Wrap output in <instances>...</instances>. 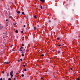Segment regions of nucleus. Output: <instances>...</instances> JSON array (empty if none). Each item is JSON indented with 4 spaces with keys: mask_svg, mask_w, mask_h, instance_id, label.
<instances>
[{
    "mask_svg": "<svg viewBox=\"0 0 80 80\" xmlns=\"http://www.w3.org/2000/svg\"><path fill=\"white\" fill-rule=\"evenodd\" d=\"M18 62H20V61L19 60H18Z\"/></svg>",
    "mask_w": 80,
    "mask_h": 80,
    "instance_id": "nucleus-20",
    "label": "nucleus"
},
{
    "mask_svg": "<svg viewBox=\"0 0 80 80\" xmlns=\"http://www.w3.org/2000/svg\"><path fill=\"white\" fill-rule=\"evenodd\" d=\"M3 80V78H1L0 79V80Z\"/></svg>",
    "mask_w": 80,
    "mask_h": 80,
    "instance_id": "nucleus-22",
    "label": "nucleus"
},
{
    "mask_svg": "<svg viewBox=\"0 0 80 80\" xmlns=\"http://www.w3.org/2000/svg\"><path fill=\"white\" fill-rule=\"evenodd\" d=\"M17 74H18H18H19V73H17Z\"/></svg>",
    "mask_w": 80,
    "mask_h": 80,
    "instance_id": "nucleus-42",
    "label": "nucleus"
},
{
    "mask_svg": "<svg viewBox=\"0 0 80 80\" xmlns=\"http://www.w3.org/2000/svg\"><path fill=\"white\" fill-rule=\"evenodd\" d=\"M8 80H11V78H9L8 79Z\"/></svg>",
    "mask_w": 80,
    "mask_h": 80,
    "instance_id": "nucleus-27",
    "label": "nucleus"
},
{
    "mask_svg": "<svg viewBox=\"0 0 80 80\" xmlns=\"http://www.w3.org/2000/svg\"><path fill=\"white\" fill-rule=\"evenodd\" d=\"M20 11H18L17 12V13L18 14H20Z\"/></svg>",
    "mask_w": 80,
    "mask_h": 80,
    "instance_id": "nucleus-6",
    "label": "nucleus"
},
{
    "mask_svg": "<svg viewBox=\"0 0 80 80\" xmlns=\"http://www.w3.org/2000/svg\"><path fill=\"white\" fill-rule=\"evenodd\" d=\"M49 22H51V21H50V20H49Z\"/></svg>",
    "mask_w": 80,
    "mask_h": 80,
    "instance_id": "nucleus-40",
    "label": "nucleus"
},
{
    "mask_svg": "<svg viewBox=\"0 0 80 80\" xmlns=\"http://www.w3.org/2000/svg\"><path fill=\"white\" fill-rule=\"evenodd\" d=\"M9 15H10V14H9Z\"/></svg>",
    "mask_w": 80,
    "mask_h": 80,
    "instance_id": "nucleus-47",
    "label": "nucleus"
},
{
    "mask_svg": "<svg viewBox=\"0 0 80 80\" xmlns=\"http://www.w3.org/2000/svg\"><path fill=\"white\" fill-rule=\"evenodd\" d=\"M2 73H3V74L4 73V71H2Z\"/></svg>",
    "mask_w": 80,
    "mask_h": 80,
    "instance_id": "nucleus-36",
    "label": "nucleus"
},
{
    "mask_svg": "<svg viewBox=\"0 0 80 80\" xmlns=\"http://www.w3.org/2000/svg\"><path fill=\"white\" fill-rule=\"evenodd\" d=\"M22 54H23V53H24V52H22Z\"/></svg>",
    "mask_w": 80,
    "mask_h": 80,
    "instance_id": "nucleus-34",
    "label": "nucleus"
},
{
    "mask_svg": "<svg viewBox=\"0 0 80 80\" xmlns=\"http://www.w3.org/2000/svg\"><path fill=\"white\" fill-rule=\"evenodd\" d=\"M15 32L16 33H18V30H16Z\"/></svg>",
    "mask_w": 80,
    "mask_h": 80,
    "instance_id": "nucleus-7",
    "label": "nucleus"
},
{
    "mask_svg": "<svg viewBox=\"0 0 80 80\" xmlns=\"http://www.w3.org/2000/svg\"><path fill=\"white\" fill-rule=\"evenodd\" d=\"M34 30H37V27H34Z\"/></svg>",
    "mask_w": 80,
    "mask_h": 80,
    "instance_id": "nucleus-5",
    "label": "nucleus"
},
{
    "mask_svg": "<svg viewBox=\"0 0 80 80\" xmlns=\"http://www.w3.org/2000/svg\"><path fill=\"white\" fill-rule=\"evenodd\" d=\"M37 26H38V27H39V26L38 25Z\"/></svg>",
    "mask_w": 80,
    "mask_h": 80,
    "instance_id": "nucleus-43",
    "label": "nucleus"
},
{
    "mask_svg": "<svg viewBox=\"0 0 80 80\" xmlns=\"http://www.w3.org/2000/svg\"><path fill=\"white\" fill-rule=\"evenodd\" d=\"M9 62H4V64H8L9 63Z\"/></svg>",
    "mask_w": 80,
    "mask_h": 80,
    "instance_id": "nucleus-4",
    "label": "nucleus"
},
{
    "mask_svg": "<svg viewBox=\"0 0 80 80\" xmlns=\"http://www.w3.org/2000/svg\"><path fill=\"white\" fill-rule=\"evenodd\" d=\"M22 52H23V50L22 51Z\"/></svg>",
    "mask_w": 80,
    "mask_h": 80,
    "instance_id": "nucleus-48",
    "label": "nucleus"
},
{
    "mask_svg": "<svg viewBox=\"0 0 80 80\" xmlns=\"http://www.w3.org/2000/svg\"><path fill=\"white\" fill-rule=\"evenodd\" d=\"M44 54H42L41 55V57H43L44 56Z\"/></svg>",
    "mask_w": 80,
    "mask_h": 80,
    "instance_id": "nucleus-11",
    "label": "nucleus"
},
{
    "mask_svg": "<svg viewBox=\"0 0 80 80\" xmlns=\"http://www.w3.org/2000/svg\"><path fill=\"white\" fill-rule=\"evenodd\" d=\"M27 18H28V17H26Z\"/></svg>",
    "mask_w": 80,
    "mask_h": 80,
    "instance_id": "nucleus-46",
    "label": "nucleus"
},
{
    "mask_svg": "<svg viewBox=\"0 0 80 80\" xmlns=\"http://www.w3.org/2000/svg\"><path fill=\"white\" fill-rule=\"evenodd\" d=\"M9 18H11V17H10Z\"/></svg>",
    "mask_w": 80,
    "mask_h": 80,
    "instance_id": "nucleus-51",
    "label": "nucleus"
},
{
    "mask_svg": "<svg viewBox=\"0 0 80 80\" xmlns=\"http://www.w3.org/2000/svg\"><path fill=\"white\" fill-rule=\"evenodd\" d=\"M6 22H8V19H6Z\"/></svg>",
    "mask_w": 80,
    "mask_h": 80,
    "instance_id": "nucleus-32",
    "label": "nucleus"
},
{
    "mask_svg": "<svg viewBox=\"0 0 80 80\" xmlns=\"http://www.w3.org/2000/svg\"><path fill=\"white\" fill-rule=\"evenodd\" d=\"M40 8L41 9H42V8H42V6H41L40 7Z\"/></svg>",
    "mask_w": 80,
    "mask_h": 80,
    "instance_id": "nucleus-14",
    "label": "nucleus"
},
{
    "mask_svg": "<svg viewBox=\"0 0 80 80\" xmlns=\"http://www.w3.org/2000/svg\"><path fill=\"white\" fill-rule=\"evenodd\" d=\"M40 1L41 2H42V3H45V0H40Z\"/></svg>",
    "mask_w": 80,
    "mask_h": 80,
    "instance_id": "nucleus-3",
    "label": "nucleus"
},
{
    "mask_svg": "<svg viewBox=\"0 0 80 80\" xmlns=\"http://www.w3.org/2000/svg\"><path fill=\"white\" fill-rule=\"evenodd\" d=\"M24 71H25V72H26L27 71V69L25 68L24 70Z\"/></svg>",
    "mask_w": 80,
    "mask_h": 80,
    "instance_id": "nucleus-9",
    "label": "nucleus"
},
{
    "mask_svg": "<svg viewBox=\"0 0 80 80\" xmlns=\"http://www.w3.org/2000/svg\"><path fill=\"white\" fill-rule=\"evenodd\" d=\"M70 70H72V68H70Z\"/></svg>",
    "mask_w": 80,
    "mask_h": 80,
    "instance_id": "nucleus-35",
    "label": "nucleus"
},
{
    "mask_svg": "<svg viewBox=\"0 0 80 80\" xmlns=\"http://www.w3.org/2000/svg\"><path fill=\"white\" fill-rule=\"evenodd\" d=\"M22 15H24V12H22Z\"/></svg>",
    "mask_w": 80,
    "mask_h": 80,
    "instance_id": "nucleus-19",
    "label": "nucleus"
},
{
    "mask_svg": "<svg viewBox=\"0 0 80 80\" xmlns=\"http://www.w3.org/2000/svg\"><path fill=\"white\" fill-rule=\"evenodd\" d=\"M17 24V23H15L14 24V25H16Z\"/></svg>",
    "mask_w": 80,
    "mask_h": 80,
    "instance_id": "nucleus-45",
    "label": "nucleus"
},
{
    "mask_svg": "<svg viewBox=\"0 0 80 80\" xmlns=\"http://www.w3.org/2000/svg\"><path fill=\"white\" fill-rule=\"evenodd\" d=\"M8 76H9V75L8 74V73L7 74V77H8Z\"/></svg>",
    "mask_w": 80,
    "mask_h": 80,
    "instance_id": "nucleus-15",
    "label": "nucleus"
},
{
    "mask_svg": "<svg viewBox=\"0 0 80 80\" xmlns=\"http://www.w3.org/2000/svg\"><path fill=\"white\" fill-rule=\"evenodd\" d=\"M60 38H57V39L58 40H60Z\"/></svg>",
    "mask_w": 80,
    "mask_h": 80,
    "instance_id": "nucleus-12",
    "label": "nucleus"
},
{
    "mask_svg": "<svg viewBox=\"0 0 80 80\" xmlns=\"http://www.w3.org/2000/svg\"><path fill=\"white\" fill-rule=\"evenodd\" d=\"M21 76H22V77H24V75H23V74H22V75H21Z\"/></svg>",
    "mask_w": 80,
    "mask_h": 80,
    "instance_id": "nucleus-17",
    "label": "nucleus"
},
{
    "mask_svg": "<svg viewBox=\"0 0 80 80\" xmlns=\"http://www.w3.org/2000/svg\"><path fill=\"white\" fill-rule=\"evenodd\" d=\"M20 51H21V52H22V50L21 49V48L19 49Z\"/></svg>",
    "mask_w": 80,
    "mask_h": 80,
    "instance_id": "nucleus-18",
    "label": "nucleus"
},
{
    "mask_svg": "<svg viewBox=\"0 0 80 80\" xmlns=\"http://www.w3.org/2000/svg\"><path fill=\"white\" fill-rule=\"evenodd\" d=\"M13 51H15V50H13V49H12V52H13Z\"/></svg>",
    "mask_w": 80,
    "mask_h": 80,
    "instance_id": "nucleus-33",
    "label": "nucleus"
},
{
    "mask_svg": "<svg viewBox=\"0 0 80 80\" xmlns=\"http://www.w3.org/2000/svg\"><path fill=\"white\" fill-rule=\"evenodd\" d=\"M62 45H64V44H62Z\"/></svg>",
    "mask_w": 80,
    "mask_h": 80,
    "instance_id": "nucleus-49",
    "label": "nucleus"
},
{
    "mask_svg": "<svg viewBox=\"0 0 80 80\" xmlns=\"http://www.w3.org/2000/svg\"><path fill=\"white\" fill-rule=\"evenodd\" d=\"M13 71H12L10 73V75H11V78H12L13 77Z\"/></svg>",
    "mask_w": 80,
    "mask_h": 80,
    "instance_id": "nucleus-1",
    "label": "nucleus"
},
{
    "mask_svg": "<svg viewBox=\"0 0 80 80\" xmlns=\"http://www.w3.org/2000/svg\"><path fill=\"white\" fill-rule=\"evenodd\" d=\"M22 57H23V56H24V54H22Z\"/></svg>",
    "mask_w": 80,
    "mask_h": 80,
    "instance_id": "nucleus-16",
    "label": "nucleus"
},
{
    "mask_svg": "<svg viewBox=\"0 0 80 80\" xmlns=\"http://www.w3.org/2000/svg\"><path fill=\"white\" fill-rule=\"evenodd\" d=\"M20 48L21 50H22L23 49V47H22Z\"/></svg>",
    "mask_w": 80,
    "mask_h": 80,
    "instance_id": "nucleus-21",
    "label": "nucleus"
},
{
    "mask_svg": "<svg viewBox=\"0 0 80 80\" xmlns=\"http://www.w3.org/2000/svg\"><path fill=\"white\" fill-rule=\"evenodd\" d=\"M9 3H10V4L11 3V2H9Z\"/></svg>",
    "mask_w": 80,
    "mask_h": 80,
    "instance_id": "nucleus-44",
    "label": "nucleus"
},
{
    "mask_svg": "<svg viewBox=\"0 0 80 80\" xmlns=\"http://www.w3.org/2000/svg\"><path fill=\"white\" fill-rule=\"evenodd\" d=\"M3 38H5V37L4 36H3Z\"/></svg>",
    "mask_w": 80,
    "mask_h": 80,
    "instance_id": "nucleus-38",
    "label": "nucleus"
},
{
    "mask_svg": "<svg viewBox=\"0 0 80 80\" xmlns=\"http://www.w3.org/2000/svg\"><path fill=\"white\" fill-rule=\"evenodd\" d=\"M41 79H42V80H44V79L42 77L41 78Z\"/></svg>",
    "mask_w": 80,
    "mask_h": 80,
    "instance_id": "nucleus-24",
    "label": "nucleus"
},
{
    "mask_svg": "<svg viewBox=\"0 0 80 80\" xmlns=\"http://www.w3.org/2000/svg\"><path fill=\"white\" fill-rule=\"evenodd\" d=\"M12 47H13V45H11V46H10L11 48H12Z\"/></svg>",
    "mask_w": 80,
    "mask_h": 80,
    "instance_id": "nucleus-31",
    "label": "nucleus"
},
{
    "mask_svg": "<svg viewBox=\"0 0 80 80\" xmlns=\"http://www.w3.org/2000/svg\"><path fill=\"white\" fill-rule=\"evenodd\" d=\"M13 80H15V78H14L13 79Z\"/></svg>",
    "mask_w": 80,
    "mask_h": 80,
    "instance_id": "nucleus-39",
    "label": "nucleus"
},
{
    "mask_svg": "<svg viewBox=\"0 0 80 80\" xmlns=\"http://www.w3.org/2000/svg\"><path fill=\"white\" fill-rule=\"evenodd\" d=\"M3 79L4 80H5V78H3Z\"/></svg>",
    "mask_w": 80,
    "mask_h": 80,
    "instance_id": "nucleus-50",
    "label": "nucleus"
},
{
    "mask_svg": "<svg viewBox=\"0 0 80 80\" xmlns=\"http://www.w3.org/2000/svg\"><path fill=\"white\" fill-rule=\"evenodd\" d=\"M21 33H23V31H21Z\"/></svg>",
    "mask_w": 80,
    "mask_h": 80,
    "instance_id": "nucleus-23",
    "label": "nucleus"
},
{
    "mask_svg": "<svg viewBox=\"0 0 80 80\" xmlns=\"http://www.w3.org/2000/svg\"><path fill=\"white\" fill-rule=\"evenodd\" d=\"M26 26L25 25H24L23 26V27H25Z\"/></svg>",
    "mask_w": 80,
    "mask_h": 80,
    "instance_id": "nucleus-28",
    "label": "nucleus"
},
{
    "mask_svg": "<svg viewBox=\"0 0 80 80\" xmlns=\"http://www.w3.org/2000/svg\"><path fill=\"white\" fill-rule=\"evenodd\" d=\"M58 46H59V47H60V46H61V44H59L58 45Z\"/></svg>",
    "mask_w": 80,
    "mask_h": 80,
    "instance_id": "nucleus-29",
    "label": "nucleus"
},
{
    "mask_svg": "<svg viewBox=\"0 0 80 80\" xmlns=\"http://www.w3.org/2000/svg\"><path fill=\"white\" fill-rule=\"evenodd\" d=\"M22 46H24V44H22Z\"/></svg>",
    "mask_w": 80,
    "mask_h": 80,
    "instance_id": "nucleus-25",
    "label": "nucleus"
},
{
    "mask_svg": "<svg viewBox=\"0 0 80 80\" xmlns=\"http://www.w3.org/2000/svg\"><path fill=\"white\" fill-rule=\"evenodd\" d=\"M22 38H24V37H22Z\"/></svg>",
    "mask_w": 80,
    "mask_h": 80,
    "instance_id": "nucleus-41",
    "label": "nucleus"
},
{
    "mask_svg": "<svg viewBox=\"0 0 80 80\" xmlns=\"http://www.w3.org/2000/svg\"><path fill=\"white\" fill-rule=\"evenodd\" d=\"M20 60L21 61H22V59H20Z\"/></svg>",
    "mask_w": 80,
    "mask_h": 80,
    "instance_id": "nucleus-30",
    "label": "nucleus"
},
{
    "mask_svg": "<svg viewBox=\"0 0 80 80\" xmlns=\"http://www.w3.org/2000/svg\"><path fill=\"white\" fill-rule=\"evenodd\" d=\"M9 22H8L6 23V25H7V26H8V24Z\"/></svg>",
    "mask_w": 80,
    "mask_h": 80,
    "instance_id": "nucleus-10",
    "label": "nucleus"
},
{
    "mask_svg": "<svg viewBox=\"0 0 80 80\" xmlns=\"http://www.w3.org/2000/svg\"><path fill=\"white\" fill-rule=\"evenodd\" d=\"M4 28V27H3V25H2V24H0V30L2 29L3 28Z\"/></svg>",
    "mask_w": 80,
    "mask_h": 80,
    "instance_id": "nucleus-2",
    "label": "nucleus"
},
{
    "mask_svg": "<svg viewBox=\"0 0 80 80\" xmlns=\"http://www.w3.org/2000/svg\"><path fill=\"white\" fill-rule=\"evenodd\" d=\"M60 51H58V53H60Z\"/></svg>",
    "mask_w": 80,
    "mask_h": 80,
    "instance_id": "nucleus-13",
    "label": "nucleus"
},
{
    "mask_svg": "<svg viewBox=\"0 0 80 80\" xmlns=\"http://www.w3.org/2000/svg\"><path fill=\"white\" fill-rule=\"evenodd\" d=\"M23 67H25V65L23 64Z\"/></svg>",
    "mask_w": 80,
    "mask_h": 80,
    "instance_id": "nucleus-26",
    "label": "nucleus"
},
{
    "mask_svg": "<svg viewBox=\"0 0 80 80\" xmlns=\"http://www.w3.org/2000/svg\"><path fill=\"white\" fill-rule=\"evenodd\" d=\"M34 18H35V19H36V18H37V15H35L34 16Z\"/></svg>",
    "mask_w": 80,
    "mask_h": 80,
    "instance_id": "nucleus-8",
    "label": "nucleus"
},
{
    "mask_svg": "<svg viewBox=\"0 0 80 80\" xmlns=\"http://www.w3.org/2000/svg\"><path fill=\"white\" fill-rule=\"evenodd\" d=\"M51 29L52 30V28H51Z\"/></svg>",
    "mask_w": 80,
    "mask_h": 80,
    "instance_id": "nucleus-52",
    "label": "nucleus"
},
{
    "mask_svg": "<svg viewBox=\"0 0 80 80\" xmlns=\"http://www.w3.org/2000/svg\"><path fill=\"white\" fill-rule=\"evenodd\" d=\"M80 80V78H78V80Z\"/></svg>",
    "mask_w": 80,
    "mask_h": 80,
    "instance_id": "nucleus-37",
    "label": "nucleus"
}]
</instances>
